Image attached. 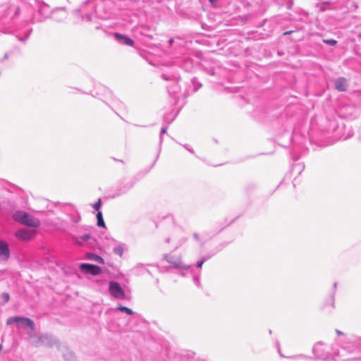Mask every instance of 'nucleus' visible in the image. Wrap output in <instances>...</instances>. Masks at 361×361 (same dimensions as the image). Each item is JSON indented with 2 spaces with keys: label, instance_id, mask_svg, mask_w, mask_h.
<instances>
[{
  "label": "nucleus",
  "instance_id": "16",
  "mask_svg": "<svg viewBox=\"0 0 361 361\" xmlns=\"http://www.w3.org/2000/svg\"><path fill=\"white\" fill-rule=\"evenodd\" d=\"M323 42L329 45L334 46L336 44L337 42L334 39H324Z\"/></svg>",
  "mask_w": 361,
  "mask_h": 361
},
{
  "label": "nucleus",
  "instance_id": "19",
  "mask_svg": "<svg viewBox=\"0 0 361 361\" xmlns=\"http://www.w3.org/2000/svg\"><path fill=\"white\" fill-rule=\"evenodd\" d=\"M293 32V30L287 31V32H283V35H290V34H291Z\"/></svg>",
  "mask_w": 361,
  "mask_h": 361
},
{
  "label": "nucleus",
  "instance_id": "11",
  "mask_svg": "<svg viewBox=\"0 0 361 361\" xmlns=\"http://www.w3.org/2000/svg\"><path fill=\"white\" fill-rule=\"evenodd\" d=\"M117 309L119 310L120 311L126 312V314H130V315L133 314V310L127 307L120 305L117 307Z\"/></svg>",
  "mask_w": 361,
  "mask_h": 361
},
{
  "label": "nucleus",
  "instance_id": "6",
  "mask_svg": "<svg viewBox=\"0 0 361 361\" xmlns=\"http://www.w3.org/2000/svg\"><path fill=\"white\" fill-rule=\"evenodd\" d=\"M9 257V249L8 245L0 241V260H7Z\"/></svg>",
  "mask_w": 361,
  "mask_h": 361
},
{
  "label": "nucleus",
  "instance_id": "17",
  "mask_svg": "<svg viewBox=\"0 0 361 361\" xmlns=\"http://www.w3.org/2000/svg\"><path fill=\"white\" fill-rule=\"evenodd\" d=\"M101 206H102V200H101V199H99L98 201L93 205V208L95 210L99 212V210Z\"/></svg>",
  "mask_w": 361,
  "mask_h": 361
},
{
  "label": "nucleus",
  "instance_id": "7",
  "mask_svg": "<svg viewBox=\"0 0 361 361\" xmlns=\"http://www.w3.org/2000/svg\"><path fill=\"white\" fill-rule=\"evenodd\" d=\"M114 37L116 39L121 41L126 45L132 47L134 44L133 40L126 35L116 32L114 33Z\"/></svg>",
  "mask_w": 361,
  "mask_h": 361
},
{
  "label": "nucleus",
  "instance_id": "1",
  "mask_svg": "<svg viewBox=\"0 0 361 361\" xmlns=\"http://www.w3.org/2000/svg\"><path fill=\"white\" fill-rule=\"evenodd\" d=\"M15 221L30 227H38L39 226V221L30 216L28 213L23 211H18L13 214Z\"/></svg>",
  "mask_w": 361,
  "mask_h": 361
},
{
  "label": "nucleus",
  "instance_id": "2",
  "mask_svg": "<svg viewBox=\"0 0 361 361\" xmlns=\"http://www.w3.org/2000/svg\"><path fill=\"white\" fill-rule=\"evenodd\" d=\"M109 291L110 293L115 298H124V291L121 288L118 283L115 281H111L109 283Z\"/></svg>",
  "mask_w": 361,
  "mask_h": 361
},
{
  "label": "nucleus",
  "instance_id": "21",
  "mask_svg": "<svg viewBox=\"0 0 361 361\" xmlns=\"http://www.w3.org/2000/svg\"><path fill=\"white\" fill-rule=\"evenodd\" d=\"M209 1L211 4H214L216 1V0H209Z\"/></svg>",
  "mask_w": 361,
  "mask_h": 361
},
{
  "label": "nucleus",
  "instance_id": "9",
  "mask_svg": "<svg viewBox=\"0 0 361 361\" xmlns=\"http://www.w3.org/2000/svg\"><path fill=\"white\" fill-rule=\"evenodd\" d=\"M19 319H20L19 323H17L18 325L28 327L32 331L35 329V324L30 319L27 318V317H19Z\"/></svg>",
  "mask_w": 361,
  "mask_h": 361
},
{
  "label": "nucleus",
  "instance_id": "15",
  "mask_svg": "<svg viewBox=\"0 0 361 361\" xmlns=\"http://www.w3.org/2000/svg\"><path fill=\"white\" fill-rule=\"evenodd\" d=\"M92 259L99 263H104V259L99 255H93Z\"/></svg>",
  "mask_w": 361,
  "mask_h": 361
},
{
  "label": "nucleus",
  "instance_id": "8",
  "mask_svg": "<svg viewBox=\"0 0 361 361\" xmlns=\"http://www.w3.org/2000/svg\"><path fill=\"white\" fill-rule=\"evenodd\" d=\"M336 89L339 92H344L347 90V80L343 78H339L335 81Z\"/></svg>",
  "mask_w": 361,
  "mask_h": 361
},
{
  "label": "nucleus",
  "instance_id": "10",
  "mask_svg": "<svg viewBox=\"0 0 361 361\" xmlns=\"http://www.w3.org/2000/svg\"><path fill=\"white\" fill-rule=\"evenodd\" d=\"M97 225L100 227L105 228V224L103 220L102 214L101 212H98L97 214Z\"/></svg>",
  "mask_w": 361,
  "mask_h": 361
},
{
  "label": "nucleus",
  "instance_id": "18",
  "mask_svg": "<svg viewBox=\"0 0 361 361\" xmlns=\"http://www.w3.org/2000/svg\"><path fill=\"white\" fill-rule=\"evenodd\" d=\"M203 263H204V261H201V262H198L197 264V268H201L202 267Z\"/></svg>",
  "mask_w": 361,
  "mask_h": 361
},
{
  "label": "nucleus",
  "instance_id": "13",
  "mask_svg": "<svg viewBox=\"0 0 361 361\" xmlns=\"http://www.w3.org/2000/svg\"><path fill=\"white\" fill-rule=\"evenodd\" d=\"M114 252L116 255H118L119 257H121L123 253V250L121 247H117L114 248Z\"/></svg>",
  "mask_w": 361,
  "mask_h": 361
},
{
  "label": "nucleus",
  "instance_id": "22",
  "mask_svg": "<svg viewBox=\"0 0 361 361\" xmlns=\"http://www.w3.org/2000/svg\"><path fill=\"white\" fill-rule=\"evenodd\" d=\"M169 42L170 44H172L173 43V39L171 38Z\"/></svg>",
  "mask_w": 361,
  "mask_h": 361
},
{
  "label": "nucleus",
  "instance_id": "23",
  "mask_svg": "<svg viewBox=\"0 0 361 361\" xmlns=\"http://www.w3.org/2000/svg\"><path fill=\"white\" fill-rule=\"evenodd\" d=\"M2 349V345L0 344V351Z\"/></svg>",
  "mask_w": 361,
  "mask_h": 361
},
{
  "label": "nucleus",
  "instance_id": "4",
  "mask_svg": "<svg viewBox=\"0 0 361 361\" xmlns=\"http://www.w3.org/2000/svg\"><path fill=\"white\" fill-rule=\"evenodd\" d=\"M80 269L85 273L90 274L92 275H97L101 273V268L97 265L82 264L80 265Z\"/></svg>",
  "mask_w": 361,
  "mask_h": 361
},
{
  "label": "nucleus",
  "instance_id": "12",
  "mask_svg": "<svg viewBox=\"0 0 361 361\" xmlns=\"http://www.w3.org/2000/svg\"><path fill=\"white\" fill-rule=\"evenodd\" d=\"M19 317H13L8 319L6 324H10L12 323H19Z\"/></svg>",
  "mask_w": 361,
  "mask_h": 361
},
{
  "label": "nucleus",
  "instance_id": "5",
  "mask_svg": "<svg viewBox=\"0 0 361 361\" xmlns=\"http://www.w3.org/2000/svg\"><path fill=\"white\" fill-rule=\"evenodd\" d=\"M166 260L171 264L175 267H181L180 256L172 254H168L165 255Z\"/></svg>",
  "mask_w": 361,
  "mask_h": 361
},
{
  "label": "nucleus",
  "instance_id": "20",
  "mask_svg": "<svg viewBox=\"0 0 361 361\" xmlns=\"http://www.w3.org/2000/svg\"><path fill=\"white\" fill-rule=\"evenodd\" d=\"M89 238H90V236L88 235H86L82 237V239L86 240L89 239Z\"/></svg>",
  "mask_w": 361,
  "mask_h": 361
},
{
  "label": "nucleus",
  "instance_id": "14",
  "mask_svg": "<svg viewBox=\"0 0 361 361\" xmlns=\"http://www.w3.org/2000/svg\"><path fill=\"white\" fill-rule=\"evenodd\" d=\"M1 298L3 299V303H6L10 299L9 294L7 293H2Z\"/></svg>",
  "mask_w": 361,
  "mask_h": 361
},
{
  "label": "nucleus",
  "instance_id": "3",
  "mask_svg": "<svg viewBox=\"0 0 361 361\" xmlns=\"http://www.w3.org/2000/svg\"><path fill=\"white\" fill-rule=\"evenodd\" d=\"M35 233V231L22 229L16 231L15 235L21 240L27 241L31 240V238L34 236Z\"/></svg>",
  "mask_w": 361,
  "mask_h": 361
}]
</instances>
